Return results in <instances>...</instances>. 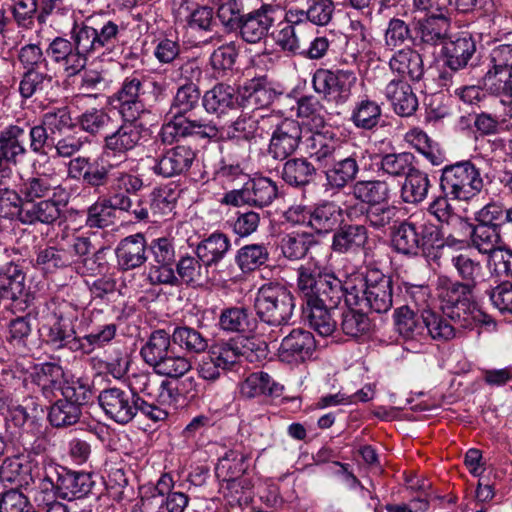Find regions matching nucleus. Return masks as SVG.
I'll return each mask as SVG.
<instances>
[{"mask_svg":"<svg viewBox=\"0 0 512 512\" xmlns=\"http://www.w3.org/2000/svg\"><path fill=\"white\" fill-rule=\"evenodd\" d=\"M294 308V295L278 283L262 285L254 300L257 321L272 328L289 325Z\"/></svg>","mask_w":512,"mask_h":512,"instance_id":"nucleus-10","label":"nucleus"},{"mask_svg":"<svg viewBox=\"0 0 512 512\" xmlns=\"http://www.w3.org/2000/svg\"><path fill=\"white\" fill-rule=\"evenodd\" d=\"M441 227L424 215L412 214L391 231V247L402 256H430L441 245Z\"/></svg>","mask_w":512,"mask_h":512,"instance_id":"nucleus-4","label":"nucleus"},{"mask_svg":"<svg viewBox=\"0 0 512 512\" xmlns=\"http://www.w3.org/2000/svg\"><path fill=\"white\" fill-rule=\"evenodd\" d=\"M250 452L242 445H235L227 450L219 459L215 467L218 480H231L241 478L249 467Z\"/></svg>","mask_w":512,"mask_h":512,"instance_id":"nucleus-44","label":"nucleus"},{"mask_svg":"<svg viewBox=\"0 0 512 512\" xmlns=\"http://www.w3.org/2000/svg\"><path fill=\"white\" fill-rule=\"evenodd\" d=\"M123 28L113 20L94 24L91 19L75 21L70 39L55 37L46 48V55L61 67L68 77L85 69L92 57H116L123 53Z\"/></svg>","mask_w":512,"mask_h":512,"instance_id":"nucleus-1","label":"nucleus"},{"mask_svg":"<svg viewBox=\"0 0 512 512\" xmlns=\"http://www.w3.org/2000/svg\"><path fill=\"white\" fill-rule=\"evenodd\" d=\"M217 325L223 332L246 335L256 331L258 321L248 306L235 305L221 310Z\"/></svg>","mask_w":512,"mask_h":512,"instance_id":"nucleus-38","label":"nucleus"},{"mask_svg":"<svg viewBox=\"0 0 512 512\" xmlns=\"http://www.w3.org/2000/svg\"><path fill=\"white\" fill-rule=\"evenodd\" d=\"M246 185L248 205L257 208L270 206L279 196V187L276 181L266 176H249Z\"/></svg>","mask_w":512,"mask_h":512,"instance_id":"nucleus-49","label":"nucleus"},{"mask_svg":"<svg viewBox=\"0 0 512 512\" xmlns=\"http://www.w3.org/2000/svg\"><path fill=\"white\" fill-rule=\"evenodd\" d=\"M390 70L399 76L398 79L420 82L425 69L422 55L413 47H402L394 52L388 62Z\"/></svg>","mask_w":512,"mask_h":512,"instance_id":"nucleus-36","label":"nucleus"},{"mask_svg":"<svg viewBox=\"0 0 512 512\" xmlns=\"http://www.w3.org/2000/svg\"><path fill=\"white\" fill-rule=\"evenodd\" d=\"M393 319L396 331L405 340H416L425 334V310L418 314L409 305L394 310Z\"/></svg>","mask_w":512,"mask_h":512,"instance_id":"nucleus-48","label":"nucleus"},{"mask_svg":"<svg viewBox=\"0 0 512 512\" xmlns=\"http://www.w3.org/2000/svg\"><path fill=\"white\" fill-rule=\"evenodd\" d=\"M94 485L91 473L75 471L64 466L61 500L72 501L84 498L91 492Z\"/></svg>","mask_w":512,"mask_h":512,"instance_id":"nucleus-57","label":"nucleus"},{"mask_svg":"<svg viewBox=\"0 0 512 512\" xmlns=\"http://www.w3.org/2000/svg\"><path fill=\"white\" fill-rule=\"evenodd\" d=\"M55 321L47 327L44 342L52 350L69 349L82 352L81 336L77 335L74 322L78 319L76 306L63 301L53 312Z\"/></svg>","mask_w":512,"mask_h":512,"instance_id":"nucleus-15","label":"nucleus"},{"mask_svg":"<svg viewBox=\"0 0 512 512\" xmlns=\"http://www.w3.org/2000/svg\"><path fill=\"white\" fill-rule=\"evenodd\" d=\"M351 194L367 206L387 204L392 197V188L386 180H358L351 187Z\"/></svg>","mask_w":512,"mask_h":512,"instance_id":"nucleus-45","label":"nucleus"},{"mask_svg":"<svg viewBox=\"0 0 512 512\" xmlns=\"http://www.w3.org/2000/svg\"><path fill=\"white\" fill-rule=\"evenodd\" d=\"M148 242L144 234L129 235L117 244L115 255L117 267L121 271H130L144 265L148 259Z\"/></svg>","mask_w":512,"mask_h":512,"instance_id":"nucleus-34","label":"nucleus"},{"mask_svg":"<svg viewBox=\"0 0 512 512\" xmlns=\"http://www.w3.org/2000/svg\"><path fill=\"white\" fill-rule=\"evenodd\" d=\"M29 378L45 398L54 396L55 391L60 390L65 384V372L59 362L34 364L29 373Z\"/></svg>","mask_w":512,"mask_h":512,"instance_id":"nucleus-39","label":"nucleus"},{"mask_svg":"<svg viewBox=\"0 0 512 512\" xmlns=\"http://www.w3.org/2000/svg\"><path fill=\"white\" fill-rule=\"evenodd\" d=\"M98 403L110 419L121 425L130 423L138 414L153 422L164 421L169 415L165 408L148 404L135 390L118 387L102 390Z\"/></svg>","mask_w":512,"mask_h":512,"instance_id":"nucleus-8","label":"nucleus"},{"mask_svg":"<svg viewBox=\"0 0 512 512\" xmlns=\"http://www.w3.org/2000/svg\"><path fill=\"white\" fill-rule=\"evenodd\" d=\"M139 117H121V124L105 134L102 155L106 161H127L128 154L145 141L146 127Z\"/></svg>","mask_w":512,"mask_h":512,"instance_id":"nucleus-14","label":"nucleus"},{"mask_svg":"<svg viewBox=\"0 0 512 512\" xmlns=\"http://www.w3.org/2000/svg\"><path fill=\"white\" fill-rule=\"evenodd\" d=\"M356 206H349L345 210L332 200H321L311 205L310 229L317 235H327L334 232L341 224L343 213L352 220Z\"/></svg>","mask_w":512,"mask_h":512,"instance_id":"nucleus-28","label":"nucleus"},{"mask_svg":"<svg viewBox=\"0 0 512 512\" xmlns=\"http://www.w3.org/2000/svg\"><path fill=\"white\" fill-rule=\"evenodd\" d=\"M26 129L11 124L0 131V160L18 166L27 154L25 146Z\"/></svg>","mask_w":512,"mask_h":512,"instance_id":"nucleus-42","label":"nucleus"},{"mask_svg":"<svg viewBox=\"0 0 512 512\" xmlns=\"http://www.w3.org/2000/svg\"><path fill=\"white\" fill-rule=\"evenodd\" d=\"M81 416L82 408L62 397L50 406L47 419L52 427L60 429L77 424Z\"/></svg>","mask_w":512,"mask_h":512,"instance_id":"nucleus-63","label":"nucleus"},{"mask_svg":"<svg viewBox=\"0 0 512 512\" xmlns=\"http://www.w3.org/2000/svg\"><path fill=\"white\" fill-rule=\"evenodd\" d=\"M168 86L165 80L132 74L108 97V103L121 117H139L147 106L153 107L167 97Z\"/></svg>","mask_w":512,"mask_h":512,"instance_id":"nucleus-3","label":"nucleus"},{"mask_svg":"<svg viewBox=\"0 0 512 512\" xmlns=\"http://www.w3.org/2000/svg\"><path fill=\"white\" fill-rule=\"evenodd\" d=\"M369 243V231L364 224L345 223L335 229L331 249L338 254H357Z\"/></svg>","mask_w":512,"mask_h":512,"instance_id":"nucleus-31","label":"nucleus"},{"mask_svg":"<svg viewBox=\"0 0 512 512\" xmlns=\"http://www.w3.org/2000/svg\"><path fill=\"white\" fill-rule=\"evenodd\" d=\"M68 202L69 198L59 199V196L40 201L25 202L20 224L27 226H54L60 222L63 216V209L67 206Z\"/></svg>","mask_w":512,"mask_h":512,"instance_id":"nucleus-26","label":"nucleus"},{"mask_svg":"<svg viewBox=\"0 0 512 512\" xmlns=\"http://www.w3.org/2000/svg\"><path fill=\"white\" fill-rule=\"evenodd\" d=\"M178 198L179 191L171 185L154 188L148 195L152 222L171 218L174 215Z\"/></svg>","mask_w":512,"mask_h":512,"instance_id":"nucleus-52","label":"nucleus"},{"mask_svg":"<svg viewBox=\"0 0 512 512\" xmlns=\"http://www.w3.org/2000/svg\"><path fill=\"white\" fill-rule=\"evenodd\" d=\"M118 325L112 321L93 323L91 331L81 336L82 353L90 354L95 349L109 345L116 337Z\"/></svg>","mask_w":512,"mask_h":512,"instance_id":"nucleus-62","label":"nucleus"},{"mask_svg":"<svg viewBox=\"0 0 512 512\" xmlns=\"http://www.w3.org/2000/svg\"><path fill=\"white\" fill-rule=\"evenodd\" d=\"M339 304L340 303L329 305L328 302H325L323 304L301 306L302 317L320 336H330L337 327V322L332 316V311H334Z\"/></svg>","mask_w":512,"mask_h":512,"instance_id":"nucleus-47","label":"nucleus"},{"mask_svg":"<svg viewBox=\"0 0 512 512\" xmlns=\"http://www.w3.org/2000/svg\"><path fill=\"white\" fill-rule=\"evenodd\" d=\"M269 242H253L241 246L234 261L243 274H251L269 266L271 260Z\"/></svg>","mask_w":512,"mask_h":512,"instance_id":"nucleus-40","label":"nucleus"},{"mask_svg":"<svg viewBox=\"0 0 512 512\" xmlns=\"http://www.w3.org/2000/svg\"><path fill=\"white\" fill-rule=\"evenodd\" d=\"M6 340L22 354H28L34 349L36 340L30 315L17 316L9 321Z\"/></svg>","mask_w":512,"mask_h":512,"instance_id":"nucleus-53","label":"nucleus"},{"mask_svg":"<svg viewBox=\"0 0 512 512\" xmlns=\"http://www.w3.org/2000/svg\"><path fill=\"white\" fill-rule=\"evenodd\" d=\"M440 309L460 329L471 331L480 326L496 330L497 322L480 307L474 296L440 306Z\"/></svg>","mask_w":512,"mask_h":512,"instance_id":"nucleus-18","label":"nucleus"},{"mask_svg":"<svg viewBox=\"0 0 512 512\" xmlns=\"http://www.w3.org/2000/svg\"><path fill=\"white\" fill-rule=\"evenodd\" d=\"M384 93L397 115L408 117L416 112L418 98L407 81L392 79L386 85Z\"/></svg>","mask_w":512,"mask_h":512,"instance_id":"nucleus-41","label":"nucleus"},{"mask_svg":"<svg viewBox=\"0 0 512 512\" xmlns=\"http://www.w3.org/2000/svg\"><path fill=\"white\" fill-rule=\"evenodd\" d=\"M378 159V171L393 178L406 177L416 160L411 152L380 153Z\"/></svg>","mask_w":512,"mask_h":512,"instance_id":"nucleus-58","label":"nucleus"},{"mask_svg":"<svg viewBox=\"0 0 512 512\" xmlns=\"http://www.w3.org/2000/svg\"><path fill=\"white\" fill-rule=\"evenodd\" d=\"M357 80L356 72L352 69L318 68L312 74L311 84L322 100L343 106L350 101Z\"/></svg>","mask_w":512,"mask_h":512,"instance_id":"nucleus-13","label":"nucleus"},{"mask_svg":"<svg viewBox=\"0 0 512 512\" xmlns=\"http://www.w3.org/2000/svg\"><path fill=\"white\" fill-rule=\"evenodd\" d=\"M202 107L208 115L218 119L224 118L231 112L241 108L238 87L220 82L204 92Z\"/></svg>","mask_w":512,"mask_h":512,"instance_id":"nucleus-25","label":"nucleus"},{"mask_svg":"<svg viewBox=\"0 0 512 512\" xmlns=\"http://www.w3.org/2000/svg\"><path fill=\"white\" fill-rule=\"evenodd\" d=\"M242 109L258 110L269 107L282 94L266 75L246 79L238 86Z\"/></svg>","mask_w":512,"mask_h":512,"instance_id":"nucleus-24","label":"nucleus"},{"mask_svg":"<svg viewBox=\"0 0 512 512\" xmlns=\"http://www.w3.org/2000/svg\"><path fill=\"white\" fill-rule=\"evenodd\" d=\"M32 473L34 485V502L41 503L62 498L64 466L47 456L35 461Z\"/></svg>","mask_w":512,"mask_h":512,"instance_id":"nucleus-16","label":"nucleus"},{"mask_svg":"<svg viewBox=\"0 0 512 512\" xmlns=\"http://www.w3.org/2000/svg\"><path fill=\"white\" fill-rule=\"evenodd\" d=\"M302 133V126L297 120L285 118L280 121L271 133L268 156L280 162L292 157L300 147Z\"/></svg>","mask_w":512,"mask_h":512,"instance_id":"nucleus-19","label":"nucleus"},{"mask_svg":"<svg viewBox=\"0 0 512 512\" xmlns=\"http://www.w3.org/2000/svg\"><path fill=\"white\" fill-rule=\"evenodd\" d=\"M277 7L263 3L246 11L242 0H227L217 8L216 16L226 33H235L248 44L264 40L275 23Z\"/></svg>","mask_w":512,"mask_h":512,"instance_id":"nucleus-2","label":"nucleus"},{"mask_svg":"<svg viewBox=\"0 0 512 512\" xmlns=\"http://www.w3.org/2000/svg\"><path fill=\"white\" fill-rule=\"evenodd\" d=\"M393 279L378 269H370L365 276L346 280L347 307L365 308L370 312L384 314L393 306Z\"/></svg>","mask_w":512,"mask_h":512,"instance_id":"nucleus-6","label":"nucleus"},{"mask_svg":"<svg viewBox=\"0 0 512 512\" xmlns=\"http://www.w3.org/2000/svg\"><path fill=\"white\" fill-rule=\"evenodd\" d=\"M37 460L21 454L5 458L0 466V481L27 491L33 485L32 473Z\"/></svg>","mask_w":512,"mask_h":512,"instance_id":"nucleus-35","label":"nucleus"},{"mask_svg":"<svg viewBox=\"0 0 512 512\" xmlns=\"http://www.w3.org/2000/svg\"><path fill=\"white\" fill-rule=\"evenodd\" d=\"M107 162L102 153L93 159L78 156L71 159L68 164V177L81 180L84 188L91 189L96 193Z\"/></svg>","mask_w":512,"mask_h":512,"instance_id":"nucleus-37","label":"nucleus"},{"mask_svg":"<svg viewBox=\"0 0 512 512\" xmlns=\"http://www.w3.org/2000/svg\"><path fill=\"white\" fill-rule=\"evenodd\" d=\"M342 144V139L333 129L323 128L306 139V152L313 163L324 168L340 156Z\"/></svg>","mask_w":512,"mask_h":512,"instance_id":"nucleus-22","label":"nucleus"},{"mask_svg":"<svg viewBox=\"0 0 512 512\" xmlns=\"http://www.w3.org/2000/svg\"><path fill=\"white\" fill-rule=\"evenodd\" d=\"M414 46H443L449 37L450 20L443 14H430L413 20Z\"/></svg>","mask_w":512,"mask_h":512,"instance_id":"nucleus-21","label":"nucleus"},{"mask_svg":"<svg viewBox=\"0 0 512 512\" xmlns=\"http://www.w3.org/2000/svg\"><path fill=\"white\" fill-rule=\"evenodd\" d=\"M316 244L317 241L312 233L292 232L282 237L280 248L286 259L296 261L305 258L311 247Z\"/></svg>","mask_w":512,"mask_h":512,"instance_id":"nucleus-60","label":"nucleus"},{"mask_svg":"<svg viewBox=\"0 0 512 512\" xmlns=\"http://www.w3.org/2000/svg\"><path fill=\"white\" fill-rule=\"evenodd\" d=\"M172 342L186 354L199 355L207 351L209 339L200 330L188 325H177L172 332Z\"/></svg>","mask_w":512,"mask_h":512,"instance_id":"nucleus-56","label":"nucleus"},{"mask_svg":"<svg viewBox=\"0 0 512 512\" xmlns=\"http://www.w3.org/2000/svg\"><path fill=\"white\" fill-rule=\"evenodd\" d=\"M460 228L461 234H469L472 246L481 254H489L493 258V254L500 250L497 246L502 242L505 233L481 222L472 224L468 219H465V225Z\"/></svg>","mask_w":512,"mask_h":512,"instance_id":"nucleus-43","label":"nucleus"},{"mask_svg":"<svg viewBox=\"0 0 512 512\" xmlns=\"http://www.w3.org/2000/svg\"><path fill=\"white\" fill-rule=\"evenodd\" d=\"M20 192L25 202L40 201L59 196L69 198V193L58 180L46 173H36L22 180Z\"/></svg>","mask_w":512,"mask_h":512,"instance_id":"nucleus-32","label":"nucleus"},{"mask_svg":"<svg viewBox=\"0 0 512 512\" xmlns=\"http://www.w3.org/2000/svg\"><path fill=\"white\" fill-rule=\"evenodd\" d=\"M364 158L362 152H353L345 157H338L327 167L323 168L326 191L338 193L349 183L356 182L360 171L359 161Z\"/></svg>","mask_w":512,"mask_h":512,"instance_id":"nucleus-23","label":"nucleus"},{"mask_svg":"<svg viewBox=\"0 0 512 512\" xmlns=\"http://www.w3.org/2000/svg\"><path fill=\"white\" fill-rule=\"evenodd\" d=\"M230 247V239L226 234L213 232L197 244L195 254L208 269L217 266L229 252Z\"/></svg>","mask_w":512,"mask_h":512,"instance_id":"nucleus-46","label":"nucleus"},{"mask_svg":"<svg viewBox=\"0 0 512 512\" xmlns=\"http://www.w3.org/2000/svg\"><path fill=\"white\" fill-rule=\"evenodd\" d=\"M214 179L225 189L232 186H240L247 182L249 174L246 172L244 163L231 159L229 156L222 157L214 170Z\"/></svg>","mask_w":512,"mask_h":512,"instance_id":"nucleus-59","label":"nucleus"},{"mask_svg":"<svg viewBox=\"0 0 512 512\" xmlns=\"http://www.w3.org/2000/svg\"><path fill=\"white\" fill-rule=\"evenodd\" d=\"M197 159V151L190 145L177 144L165 148L155 159L152 171L164 178L185 176Z\"/></svg>","mask_w":512,"mask_h":512,"instance_id":"nucleus-20","label":"nucleus"},{"mask_svg":"<svg viewBox=\"0 0 512 512\" xmlns=\"http://www.w3.org/2000/svg\"><path fill=\"white\" fill-rule=\"evenodd\" d=\"M282 162L279 175L288 186L305 190L316 182L319 170L309 157H290Z\"/></svg>","mask_w":512,"mask_h":512,"instance_id":"nucleus-30","label":"nucleus"},{"mask_svg":"<svg viewBox=\"0 0 512 512\" xmlns=\"http://www.w3.org/2000/svg\"><path fill=\"white\" fill-rule=\"evenodd\" d=\"M316 347L315 337L310 331L294 328L282 339L278 357L289 364L304 362L313 356Z\"/></svg>","mask_w":512,"mask_h":512,"instance_id":"nucleus-29","label":"nucleus"},{"mask_svg":"<svg viewBox=\"0 0 512 512\" xmlns=\"http://www.w3.org/2000/svg\"><path fill=\"white\" fill-rule=\"evenodd\" d=\"M365 308L348 307L342 313L340 327L342 332L353 339L368 336L372 330V322Z\"/></svg>","mask_w":512,"mask_h":512,"instance_id":"nucleus-61","label":"nucleus"},{"mask_svg":"<svg viewBox=\"0 0 512 512\" xmlns=\"http://www.w3.org/2000/svg\"><path fill=\"white\" fill-rule=\"evenodd\" d=\"M73 263L72 251L61 246H38L35 251L34 266L45 273H55Z\"/></svg>","mask_w":512,"mask_h":512,"instance_id":"nucleus-50","label":"nucleus"},{"mask_svg":"<svg viewBox=\"0 0 512 512\" xmlns=\"http://www.w3.org/2000/svg\"><path fill=\"white\" fill-rule=\"evenodd\" d=\"M283 386L275 382L273 378L264 371L251 373L241 384L240 393L245 398L258 396L280 397Z\"/></svg>","mask_w":512,"mask_h":512,"instance_id":"nucleus-55","label":"nucleus"},{"mask_svg":"<svg viewBox=\"0 0 512 512\" xmlns=\"http://www.w3.org/2000/svg\"><path fill=\"white\" fill-rule=\"evenodd\" d=\"M58 89L59 81L54 76L39 69H29L22 74L18 91L23 99L37 96L52 102L57 96Z\"/></svg>","mask_w":512,"mask_h":512,"instance_id":"nucleus-33","label":"nucleus"},{"mask_svg":"<svg viewBox=\"0 0 512 512\" xmlns=\"http://www.w3.org/2000/svg\"><path fill=\"white\" fill-rule=\"evenodd\" d=\"M484 188L481 169L471 160L445 165L440 170L439 190L451 193L456 201L469 202Z\"/></svg>","mask_w":512,"mask_h":512,"instance_id":"nucleus-12","label":"nucleus"},{"mask_svg":"<svg viewBox=\"0 0 512 512\" xmlns=\"http://www.w3.org/2000/svg\"><path fill=\"white\" fill-rule=\"evenodd\" d=\"M32 473L34 485V502L41 503L62 498L64 466L47 456L35 461Z\"/></svg>","mask_w":512,"mask_h":512,"instance_id":"nucleus-17","label":"nucleus"},{"mask_svg":"<svg viewBox=\"0 0 512 512\" xmlns=\"http://www.w3.org/2000/svg\"><path fill=\"white\" fill-rule=\"evenodd\" d=\"M476 52V41L469 33H461L454 39L448 37L441 49L444 66L453 72L473 67Z\"/></svg>","mask_w":512,"mask_h":512,"instance_id":"nucleus-27","label":"nucleus"},{"mask_svg":"<svg viewBox=\"0 0 512 512\" xmlns=\"http://www.w3.org/2000/svg\"><path fill=\"white\" fill-rule=\"evenodd\" d=\"M171 343L172 335L164 329H157L151 332L139 353L155 374L180 378L191 370L192 364L187 357L176 354Z\"/></svg>","mask_w":512,"mask_h":512,"instance_id":"nucleus-9","label":"nucleus"},{"mask_svg":"<svg viewBox=\"0 0 512 512\" xmlns=\"http://www.w3.org/2000/svg\"><path fill=\"white\" fill-rule=\"evenodd\" d=\"M127 161H108L96 194H106L119 211L132 208V196H138L145 188L143 177L133 171L123 169Z\"/></svg>","mask_w":512,"mask_h":512,"instance_id":"nucleus-11","label":"nucleus"},{"mask_svg":"<svg viewBox=\"0 0 512 512\" xmlns=\"http://www.w3.org/2000/svg\"><path fill=\"white\" fill-rule=\"evenodd\" d=\"M296 293L301 306L341 303L346 298V281L343 283L333 272L316 261L301 264L297 270Z\"/></svg>","mask_w":512,"mask_h":512,"instance_id":"nucleus-5","label":"nucleus"},{"mask_svg":"<svg viewBox=\"0 0 512 512\" xmlns=\"http://www.w3.org/2000/svg\"><path fill=\"white\" fill-rule=\"evenodd\" d=\"M406 142L421 154L431 165L444 163L446 156L438 142L420 128H412L405 134Z\"/></svg>","mask_w":512,"mask_h":512,"instance_id":"nucleus-54","label":"nucleus"},{"mask_svg":"<svg viewBox=\"0 0 512 512\" xmlns=\"http://www.w3.org/2000/svg\"><path fill=\"white\" fill-rule=\"evenodd\" d=\"M451 266L457 280L448 276L438 278L437 290L440 306L474 296L476 290L486 282V271L482 263L466 252L451 257Z\"/></svg>","mask_w":512,"mask_h":512,"instance_id":"nucleus-7","label":"nucleus"},{"mask_svg":"<svg viewBox=\"0 0 512 512\" xmlns=\"http://www.w3.org/2000/svg\"><path fill=\"white\" fill-rule=\"evenodd\" d=\"M431 187L429 174L414 167L405 177L400 189V197L404 203L417 205L427 198Z\"/></svg>","mask_w":512,"mask_h":512,"instance_id":"nucleus-51","label":"nucleus"},{"mask_svg":"<svg viewBox=\"0 0 512 512\" xmlns=\"http://www.w3.org/2000/svg\"><path fill=\"white\" fill-rule=\"evenodd\" d=\"M99 195L98 200L90 205L86 211L85 224L92 229H104L112 225L113 210H118V206L106 194Z\"/></svg>","mask_w":512,"mask_h":512,"instance_id":"nucleus-64","label":"nucleus"}]
</instances>
